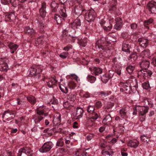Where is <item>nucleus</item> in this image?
<instances>
[{"mask_svg": "<svg viewBox=\"0 0 156 156\" xmlns=\"http://www.w3.org/2000/svg\"><path fill=\"white\" fill-rule=\"evenodd\" d=\"M32 152L30 150L27 148H21L19 149L18 156H31Z\"/></svg>", "mask_w": 156, "mask_h": 156, "instance_id": "6e6552de", "label": "nucleus"}, {"mask_svg": "<svg viewBox=\"0 0 156 156\" xmlns=\"http://www.w3.org/2000/svg\"><path fill=\"white\" fill-rule=\"evenodd\" d=\"M113 153V152H109L105 150H103L101 152L102 154L105 156H112V154Z\"/></svg>", "mask_w": 156, "mask_h": 156, "instance_id": "603ef678", "label": "nucleus"}, {"mask_svg": "<svg viewBox=\"0 0 156 156\" xmlns=\"http://www.w3.org/2000/svg\"><path fill=\"white\" fill-rule=\"evenodd\" d=\"M14 113L11 111L8 110L5 112L2 117L3 119L8 121L12 119L14 117Z\"/></svg>", "mask_w": 156, "mask_h": 156, "instance_id": "9d476101", "label": "nucleus"}, {"mask_svg": "<svg viewBox=\"0 0 156 156\" xmlns=\"http://www.w3.org/2000/svg\"><path fill=\"white\" fill-rule=\"evenodd\" d=\"M87 42V39H82L81 40L78 41V43L79 44L80 46L85 47L86 45V43Z\"/></svg>", "mask_w": 156, "mask_h": 156, "instance_id": "37998d69", "label": "nucleus"}, {"mask_svg": "<svg viewBox=\"0 0 156 156\" xmlns=\"http://www.w3.org/2000/svg\"><path fill=\"white\" fill-rule=\"evenodd\" d=\"M94 107L93 106H89L87 109V112L90 114V119L93 120L92 121L97 119L98 117V114L94 112Z\"/></svg>", "mask_w": 156, "mask_h": 156, "instance_id": "0eeeda50", "label": "nucleus"}, {"mask_svg": "<svg viewBox=\"0 0 156 156\" xmlns=\"http://www.w3.org/2000/svg\"><path fill=\"white\" fill-rule=\"evenodd\" d=\"M64 140L67 147H70L72 146L73 144V140L69 136L64 138Z\"/></svg>", "mask_w": 156, "mask_h": 156, "instance_id": "4be33fe9", "label": "nucleus"}, {"mask_svg": "<svg viewBox=\"0 0 156 156\" xmlns=\"http://www.w3.org/2000/svg\"><path fill=\"white\" fill-rule=\"evenodd\" d=\"M56 116L57 117H55L54 119V121H57L58 123H59L60 122L61 119V115L59 113H57L56 114Z\"/></svg>", "mask_w": 156, "mask_h": 156, "instance_id": "6e6d98bb", "label": "nucleus"}, {"mask_svg": "<svg viewBox=\"0 0 156 156\" xmlns=\"http://www.w3.org/2000/svg\"><path fill=\"white\" fill-rule=\"evenodd\" d=\"M153 20L151 19H150L148 20L145 21L144 22V26H146L147 29H148V27L146 26V25L152 23L153 22Z\"/></svg>", "mask_w": 156, "mask_h": 156, "instance_id": "13d9d810", "label": "nucleus"}, {"mask_svg": "<svg viewBox=\"0 0 156 156\" xmlns=\"http://www.w3.org/2000/svg\"><path fill=\"white\" fill-rule=\"evenodd\" d=\"M81 25L80 20L77 19L72 23V27L74 29L78 28Z\"/></svg>", "mask_w": 156, "mask_h": 156, "instance_id": "a878e982", "label": "nucleus"}, {"mask_svg": "<svg viewBox=\"0 0 156 156\" xmlns=\"http://www.w3.org/2000/svg\"><path fill=\"white\" fill-rule=\"evenodd\" d=\"M150 65V62L147 60H144L140 64V66L143 69H146L148 68Z\"/></svg>", "mask_w": 156, "mask_h": 156, "instance_id": "b1692460", "label": "nucleus"}, {"mask_svg": "<svg viewBox=\"0 0 156 156\" xmlns=\"http://www.w3.org/2000/svg\"><path fill=\"white\" fill-rule=\"evenodd\" d=\"M94 137V135L92 134H89L87 136V140H91Z\"/></svg>", "mask_w": 156, "mask_h": 156, "instance_id": "680f3d73", "label": "nucleus"}, {"mask_svg": "<svg viewBox=\"0 0 156 156\" xmlns=\"http://www.w3.org/2000/svg\"><path fill=\"white\" fill-rule=\"evenodd\" d=\"M139 116H144L147 113L148 108L146 106H140L137 107Z\"/></svg>", "mask_w": 156, "mask_h": 156, "instance_id": "ddd939ff", "label": "nucleus"}, {"mask_svg": "<svg viewBox=\"0 0 156 156\" xmlns=\"http://www.w3.org/2000/svg\"><path fill=\"white\" fill-rule=\"evenodd\" d=\"M101 78L102 82L105 83H106L109 80V78L105 75H104L102 76H101Z\"/></svg>", "mask_w": 156, "mask_h": 156, "instance_id": "5fc2aeb1", "label": "nucleus"}, {"mask_svg": "<svg viewBox=\"0 0 156 156\" xmlns=\"http://www.w3.org/2000/svg\"><path fill=\"white\" fill-rule=\"evenodd\" d=\"M152 74V72L149 70H147L146 69H142L139 71L138 73V75L139 76V77L140 80L141 81H143L144 80L143 79H145V77H149L151 76Z\"/></svg>", "mask_w": 156, "mask_h": 156, "instance_id": "39448f33", "label": "nucleus"}, {"mask_svg": "<svg viewBox=\"0 0 156 156\" xmlns=\"http://www.w3.org/2000/svg\"><path fill=\"white\" fill-rule=\"evenodd\" d=\"M147 8L152 13L156 12V2L154 1L150 2L147 5Z\"/></svg>", "mask_w": 156, "mask_h": 156, "instance_id": "9b49d317", "label": "nucleus"}, {"mask_svg": "<svg viewBox=\"0 0 156 156\" xmlns=\"http://www.w3.org/2000/svg\"><path fill=\"white\" fill-rule=\"evenodd\" d=\"M79 124L76 122H75L73 123V127L74 129H77L78 128Z\"/></svg>", "mask_w": 156, "mask_h": 156, "instance_id": "338daca9", "label": "nucleus"}, {"mask_svg": "<svg viewBox=\"0 0 156 156\" xmlns=\"http://www.w3.org/2000/svg\"><path fill=\"white\" fill-rule=\"evenodd\" d=\"M83 111L82 108H77L75 111L73 113L74 117L76 119H78L81 118L83 116Z\"/></svg>", "mask_w": 156, "mask_h": 156, "instance_id": "f8f14e48", "label": "nucleus"}, {"mask_svg": "<svg viewBox=\"0 0 156 156\" xmlns=\"http://www.w3.org/2000/svg\"><path fill=\"white\" fill-rule=\"evenodd\" d=\"M48 111V108L46 106L44 105L38 106L37 108V114L33 116V119L35 122H39L44 118L43 116H46Z\"/></svg>", "mask_w": 156, "mask_h": 156, "instance_id": "f257e3e1", "label": "nucleus"}, {"mask_svg": "<svg viewBox=\"0 0 156 156\" xmlns=\"http://www.w3.org/2000/svg\"><path fill=\"white\" fill-rule=\"evenodd\" d=\"M134 69L135 67L134 66H129L126 67V70L129 74H131L133 73Z\"/></svg>", "mask_w": 156, "mask_h": 156, "instance_id": "49530a36", "label": "nucleus"}, {"mask_svg": "<svg viewBox=\"0 0 156 156\" xmlns=\"http://www.w3.org/2000/svg\"><path fill=\"white\" fill-rule=\"evenodd\" d=\"M88 80L91 83H94L96 80V78L91 75H89L87 76Z\"/></svg>", "mask_w": 156, "mask_h": 156, "instance_id": "a19ab883", "label": "nucleus"}, {"mask_svg": "<svg viewBox=\"0 0 156 156\" xmlns=\"http://www.w3.org/2000/svg\"><path fill=\"white\" fill-rule=\"evenodd\" d=\"M14 101L16 102V103L12 104V105L14 106L22 104L23 103L22 100L19 98L15 99Z\"/></svg>", "mask_w": 156, "mask_h": 156, "instance_id": "864d4df0", "label": "nucleus"}, {"mask_svg": "<svg viewBox=\"0 0 156 156\" xmlns=\"http://www.w3.org/2000/svg\"><path fill=\"white\" fill-rule=\"evenodd\" d=\"M66 6H64L63 8L61 9L59 11L60 16L62 17H66L67 16V15L66 13Z\"/></svg>", "mask_w": 156, "mask_h": 156, "instance_id": "e433bc0d", "label": "nucleus"}, {"mask_svg": "<svg viewBox=\"0 0 156 156\" xmlns=\"http://www.w3.org/2000/svg\"><path fill=\"white\" fill-rule=\"evenodd\" d=\"M115 24L114 25V28L117 30H120L123 25L121 19L120 18L117 17L115 19Z\"/></svg>", "mask_w": 156, "mask_h": 156, "instance_id": "dca6fc26", "label": "nucleus"}, {"mask_svg": "<svg viewBox=\"0 0 156 156\" xmlns=\"http://www.w3.org/2000/svg\"><path fill=\"white\" fill-rule=\"evenodd\" d=\"M138 41L139 42L140 45L143 48L147 47L148 44L147 40L144 38H140L138 39Z\"/></svg>", "mask_w": 156, "mask_h": 156, "instance_id": "6ab92c4d", "label": "nucleus"}, {"mask_svg": "<svg viewBox=\"0 0 156 156\" xmlns=\"http://www.w3.org/2000/svg\"><path fill=\"white\" fill-rule=\"evenodd\" d=\"M79 7H80V6H79ZM78 7V6H77V7H76L75 8V12L78 13H80L81 12V14L85 15V18L87 22H89L93 20L94 19L96 16L95 13L93 9H91L88 11H85L80 9L79 12H78L77 9Z\"/></svg>", "mask_w": 156, "mask_h": 156, "instance_id": "f03ea898", "label": "nucleus"}, {"mask_svg": "<svg viewBox=\"0 0 156 156\" xmlns=\"http://www.w3.org/2000/svg\"><path fill=\"white\" fill-rule=\"evenodd\" d=\"M44 37L43 36H40L37 38L35 40V43L36 45L37 44H43L44 43Z\"/></svg>", "mask_w": 156, "mask_h": 156, "instance_id": "f704fd0d", "label": "nucleus"}, {"mask_svg": "<svg viewBox=\"0 0 156 156\" xmlns=\"http://www.w3.org/2000/svg\"><path fill=\"white\" fill-rule=\"evenodd\" d=\"M142 104L144 105H146V106H147V105H148L150 107H152L153 105V104L151 100L150 99L147 98H144L142 100Z\"/></svg>", "mask_w": 156, "mask_h": 156, "instance_id": "393cba45", "label": "nucleus"}, {"mask_svg": "<svg viewBox=\"0 0 156 156\" xmlns=\"http://www.w3.org/2000/svg\"><path fill=\"white\" fill-rule=\"evenodd\" d=\"M8 46L10 49V52L12 53H14L18 48V45L12 42L9 43Z\"/></svg>", "mask_w": 156, "mask_h": 156, "instance_id": "412c9836", "label": "nucleus"}, {"mask_svg": "<svg viewBox=\"0 0 156 156\" xmlns=\"http://www.w3.org/2000/svg\"><path fill=\"white\" fill-rule=\"evenodd\" d=\"M142 86L144 89L147 90H150L151 88L150 87V84L148 81L143 83L142 84Z\"/></svg>", "mask_w": 156, "mask_h": 156, "instance_id": "a18cd8bd", "label": "nucleus"}, {"mask_svg": "<svg viewBox=\"0 0 156 156\" xmlns=\"http://www.w3.org/2000/svg\"><path fill=\"white\" fill-rule=\"evenodd\" d=\"M64 140V138H61L58 140L56 143V146L58 147H62L63 146Z\"/></svg>", "mask_w": 156, "mask_h": 156, "instance_id": "de8ad7c7", "label": "nucleus"}, {"mask_svg": "<svg viewBox=\"0 0 156 156\" xmlns=\"http://www.w3.org/2000/svg\"><path fill=\"white\" fill-rule=\"evenodd\" d=\"M112 20H109V23L110 24V26H108L107 27H106V26H104L103 23H105V22L104 21H102L100 22V23L101 25V26L103 27V29L104 30L106 31H109L111 30L112 28V24L111 23Z\"/></svg>", "mask_w": 156, "mask_h": 156, "instance_id": "bb28decb", "label": "nucleus"}, {"mask_svg": "<svg viewBox=\"0 0 156 156\" xmlns=\"http://www.w3.org/2000/svg\"><path fill=\"white\" fill-rule=\"evenodd\" d=\"M61 17L59 15L55 14V15L54 19L56 21L57 24H60L62 22L63 18Z\"/></svg>", "mask_w": 156, "mask_h": 156, "instance_id": "473e14b6", "label": "nucleus"}, {"mask_svg": "<svg viewBox=\"0 0 156 156\" xmlns=\"http://www.w3.org/2000/svg\"><path fill=\"white\" fill-rule=\"evenodd\" d=\"M150 52L148 49H146L143 51L140 54V55L143 58L144 57H148L150 55Z\"/></svg>", "mask_w": 156, "mask_h": 156, "instance_id": "c9c22d12", "label": "nucleus"}, {"mask_svg": "<svg viewBox=\"0 0 156 156\" xmlns=\"http://www.w3.org/2000/svg\"><path fill=\"white\" fill-rule=\"evenodd\" d=\"M10 1V0H1V2L4 5H6L9 4Z\"/></svg>", "mask_w": 156, "mask_h": 156, "instance_id": "052dcab7", "label": "nucleus"}, {"mask_svg": "<svg viewBox=\"0 0 156 156\" xmlns=\"http://www.w3.org/2000/svg\"><path fill=\"white\" fill-rule=\"evenodd\" d=\"M140 138L141 141L146 144L148 143L150 140L149 137L145 135L141 136Z\"/></svg>", "mask_w": 156, "mask_h": 156, "instance_id": "ea45409f", "label": "nucleus"}, {"mask_svg": "<svg viewBox=\"0 0 156 156\" xmlns=\"http://www.w3.org/2000/svg\"><path fill=\"white\" fill-rule=\"evenodd\" d=\"M53 144L51 142H47L45 143L42 147L39 149L40 152L45 153L49 151L52 147Z\"/></svg>", "mask_w": 156, "mask_h": 156, "instance_id": "1a4fd4ad", "label": "nucleus"}, {"mask_svg": "<svg viewBox=\"0 0 156 156\" xmlns=\"http://www.w3.org/2000/svg\"><path fill=\"white\" fill-rule=\"evenodd\" d=\"M139 141L136 140H131L127 143V145L129 147L136 148L139 145Z\"/></svg>", "mask_w": 156, "mask_h": 156, "instance_id": "f3484780", "label": "nucleus"}, {"mask_svg": "<svg viewBox=\"0 0 156 156\" xmlns=\"http://www.w3.org/2000/svg\"><path fill=\"white\" fill-rule=\"evenodd\" d=\"M69 77L70 79L68 82L67 86L69 87V89H74L76 87V83L73 80H75L77 83H80V79L75 74H70Z\"/></svg>", "mask_w": 156, "mask_h": 156, "instance_id": "20e7f679", "label": "nucleus"}, {"mask_svg": "<svg viewBox=\"0 0 156 156\" xmlns=\"http://www.w3.org/2000/svg\"><path fill=\"white\" fill-rule=\"evenodd\" d=\"M92 74L95 76H98L102 73V70L100 68L96 67H92L89 68Z\"/></svg>", "mask_w": 156, "mask_h": 156, "instance_id": "4468645a", "label": "nucleus"}, {"mask_svg": "<svg viewBox=\"0 0 156 156\" xmlns=\"http://www.w3.org/2000/svg\"><path fill=\"white\" fill-rule=\"evenodd\" d=\"M46 8V3L43 2L42 3L41 7L40 9V15L42 18H44L45 17L46 14V12L45 11V9Z\"/></svg>", "mask_w": 156, "mask_h": 156, "instance_id": "aec40b11", "label": "nucleus"}, {"mask_svg": "<svg viewBox=\"0 0 156 156\" xmlns=\"http://www.w3.org/2000/svg\"><path fill=\"white\" fill-rule=\"evenodd\" d=\"M95 105L97 108H100L102 106V103L100 101H97Z\"/></svg>", "mask_w": 156, "mask_h": 156, "instance_id": "0e129e2a", "label": "nucleus"}, {"mask_svg": "<svg viewBox=\"0 0 156 156\" xmlns=\"http://www.w3.org/2000/svg\"><path fill=\"white\" fill-rule=\"evenodd\" d=\"M137 58V56L136 53H133L131 54L129 57L128 59L129 60L131 61H134L136 60Z\"/></svg>", "mask_w": 156, "mask_h": 156, "instance_id": "c03bdc74", "label": "nucleus"}, {"mask_svg": "<svg viewBox=\"0 0 156 156\" xmlns=\"http://www.w3.org/2000/svg\"><path fill=\"white\" fill-rule=\"evenodd\" d=\"M69 53L67 52H63L59 55V56L62 59L66 58L68 55Z\"/></svg>", "mask_w": 156, "mask_h": 156, "instance_id": "3c124183", "label": "nucleus"}, {"mask_svg": "<svg viewBox=\"0 0 156 156\" xmlns=\"http://www.w3.org/2000/svg\"><path fill=\"white\" fill-rule=\"evenodd\" d=\"M59 87L62 92L66 94L68 93V90L67 87L64 81L62 79L60 80V82H59Z\"/></svg>", "mask_w": 156, "mask_h": 156, "instance_id": "2eb2a0df", "label": "nucleus"}, {"mask_svg": "<svg viewBox=\"0 0 156 156\" xmlns=\"http://www.w3.org/2000/svg\"><path fill=\"white\" fill-rule=\"evenodd\" d=\"M112 120V118L110 115H107L103 120V122L104 124L107 123Z\"/></svg>", "mask_w": 156, "mask_h": 156, "instance_id": "79ce46f5", "label": "nucleus"}, {"mask_svg": "<svg viewBox=\"0 0 156 156\" xmlns=\"http://www.w3.org/2000/svg\"><path fill=\"white\" fill-rule=\"evenodd\" d=\"M59 1L61 3L64 4V6L70 8L73 5L71 0H59Z\"/></svg>", "mask_w": 156, "mask_h": 156, "instance_id": "2f4dec72", "label": "nucleus"}, {"mask_svg": "<svg viewBox=\"0 0 156 156\" xmlns=\"http://www.w3.org/2000/svg\"><path fill=\"white\" fill-rule=\"evenodd\" d=\"M127 149L125 148H122L121 150V154L122 156H127L128 153L126 152Z\"/></svg>", "mask_w": 156, "mask_h": 156, "instance_id": "4d7b16f0", "label": "nucleus"}, {"mask_svg": "<svg viewBox=\"0 0 156 156\" xmlns=\"http://www.w3.org/2000/svg\"><path fill=\"white\" fill-rule=\"evenodd\" d=\"M100 146L102 148H105L107 146V142L106 141L102 140V141H101Z\"/></svg>", "mask_w": 156, "mask_h": 156, "instance_id": "bf43d9fd", "label": "nucleus"}, {"mask_svg": "<svg viewBox=\"0 0 156 156\" xmlns=\"http://www.w3.org/2000/svg\"><path fill=\"white\" fill-rule=\"evenodd\" d=\"M28 100L31 104H34L36 102V99L33 96H30L27 98Z\"/></svg>", "mask_w": 156, "mask_h": 156, "instance_id": "8fccbe9b", "label": "nucleus"}, {"mask_svg": "<svg viewBox=\"0 0 156 156\" xmlns=\"http://www.w3.org/2000/svg\"><path fill=\"white\" fill-rule=\"evenodd\" d=\"M19 2H21L19 0H10V3L14 7L19 5Z\"/></svg>", "mask_w": 156, "mask_h": 156, "instance_id": "09e8293b", "label": "nucleus"}, {"mask_svg": "<svg viewBox=\"0 0 156 156\" xmlns=\"http://www.w3.org/2000/svg\"><path fill=\"white\" fill-rule=\"evenodd\" d=\"M130 46L126 44H123L122 46V50L124 52L127 53H129L130 52L129 49Z\"/></svg>", "mask_w": 156, "mask_h": 156, "instance_id": "72a5a7b5", "label": "nucleus"}, {"mask_svg": "<svg viewBox=\"0 0 156 156\" xmlns=\"http://www.w3.org/2000/svg\"><path fill=\"white\" fill-rule=\"evenodd\" d=\"M42 69V66H33L31 67L29 69V75L31 76H35L41 72Z\"/></svg>", "mask_w": 156, "mask_h": 156, "instance_id": "423d86ee", "label": "nucleus"}, {"mask_svg": "<svg viewBox=\"0 0 156 156\" xmlns=\"http://www.w3.org/2000/svg\"><path fill=\"white\" fill-rule=\"evenodd\" d=\"M76 94H69L67 97V99L70 101H74L75 99Z\"/></svg>", "mask_w": 156, "mask_h": 156, "instance_id": "58836bf2", "label": "nucleus"}, {"mask_svg": "<svg viewBox=\"0 0 156 156\" xmlns=\"http://www.w3.org/2000/svg\"><path fill=\"white\" fill-rule=\"evenodd\" d=\"M73 156H84L80 152V151L77 150L76 151L75 154Z\"/></svg>", "mask_w": 156, "mask_h": 156, "instance_id": "774afa93", "label": "nucleus"}, {"mask_svg": "<svg viewBox=\"0 0 156 156\" xmlns=\"http://www.w3.org/2000/svg\"><path fill=\"white\" fill-rule=\"evenodd\" d=\"M104 39V38H101L98 41L96 44V47L97 48H101L102 50H104L105 48L103 46L102 44L103 43L102 42V41Z\"/></svg>", "mask_w": 156, "mask_h": 156, "instance_id": "7c9ffc66", "label": "nucleus"}, {"mask_svg": "<svg viewBox=\"0 0 156 156\" xmlns=\"http://www.w3.org/2000/svg\"><path fill=\"white\" fill-rule=\"evenodd\" d=\"M109 95L108 91H102L98 93V95L103 100L107 99L106 97Z\"/></svg>", "mask_w": 156, "mask_h": 156, "instance_id": "5701e85b", "label": "nucleus"}, {"mask_svg": "<svg viewBox=\"0 0 156 156\" xmlns=\"http://www.w3.org/2000/svg\"><path fill=\"white\" fill-rule=\"evenodd\" d=\"M72 48V46L71 45H68L65 47L63 48V50L65 51H68L69 49Z\"/></svg>", "mask_w": 156, "mask_h": 156, "instance_id": "69168bd1", "label": "nucleus"}, {"mask_svg": "<svg viewBox=\"0 0 156 156\" xmlns=\"http://www.w3.org/2000/svg\"><path fill=\"white\" fill-rule=\"evenodd\" d=\"M15 17L14 12L13 11L6 14L5 16V18L7 21H11L15 18Z\"/></svg>", "mask_w": 156, "mask_h": 156, "instance_id": "cd10ccee", "label": "nucleus"}, {"mask_svg": "<svg viewBox=\"0 0 156 156\" xmlns=\"http://www.w3.org/2000/svg\"><path fill=\"white\" fill-rule=\"evenodd\" d=\"M57 81L55 78H50L47 83V85L49 87H51L55 85Z\"/></svg>", "mask_w": 156, "mask_h": 156, "instance_id": "c85d7f7f", "label": "nucleus"}, {"mask_svg": "<svg viewBox=\"0 0 156 156\" xmlns=\"http://www.w3.org/2000/svg\"><path fill=\"white\" fill-rule=\"evenodd\" d=\"M8 69V67L6 63L0 65V71L6 72Z\"/></svg>", "mask_w": 156, "mask_h": 156, "instance_id": "4c0bfd02", "label": "nucleus"}, {"mask_svg": "<svg viewBox=\"0 0 156 156\" xmlns=\"http://www.w3.org/2000/svg\"><path fill=\"white\" fill-rule=\"evenodd\" d=\"M51 102L52 104L54 105H57L58 103V100L56 99L54 97H53L52 101H51Z\"/></svg>", "mask_w": 156, "mask_h": 156, "instance_id": "e2e57ef3", "label": "nucleus"}, {"mask_svg": "<svg viewBox=\"0 0 156 156\" xmlns=\"http://www.w3.org/2000/svg\"><path fill=\"white\" fill-rule=\"evenodd\" d=\"M25 33L30 36H34L35 35L36 32L32 28L29 27H27L24 29Z\"/></svg>", "mask_w": 156, "mask_h": 156, "instance_id": "a211bd4d", "label": "nucleus"}, {"mask_svg": "<svg viewBox=\"0 0 156 156\" xmlns=\"http://www.w3.org/2000/svg\"><path fill=\"white\" fill-rule=\"evenodd\" d=\"M128 82L130 83V85H128L127 83H124L122 82H119V86L122 87L120 89L121 90L122 89L123 91H127L129 90L131 87H134L136 89L137 88V81L135 78L129 79L128 80Z\"/></svg>", "mask_w": 156, "mask_h": 156, "instance_id": "7ed1b4c3", "label": "nucleus"}, {"mask_svg": "<svg viewBox=\"0 0 156 156\" xmlns=\"http://www.w3.org/2000/svg\"><path fill=\"white\" fill-rule=\"evenodd\" d=\"M119 113L121 117L123 119H126L128 117V113L124 109L122 108L120 109Z\"/></svg>", "mask_w": 156, "mask_h": 156, "instance_id": "c756f323", "label": "nucleus"}]
</instances>
